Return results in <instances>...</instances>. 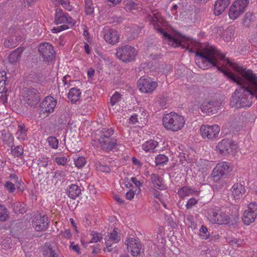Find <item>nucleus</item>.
I'll list each match as a JSON object with an SVG mask.
<instances>
[{"label":"nucleus","mask_w":257,"mask_h":257,"mask_svg":"<svg viewBox=\"0 0 257 257\" xmlns=\"http://www.w3.org/2000/svg\"><path fill=\"white\" fill-rule=\"evenodd\" d=\"M228 78L236 82V89L231 100V105L236 108L249 107L253 96L257 98V76L252 70L243 68L237 63L219 54L213 47V66L219 67Z\"/></svg>","instance_id":"1"},{"label":"nucleus","mask_w":257,"mask_h":257,"mask_svg":"<svg viewBox=\"0 0 257 257\" xmlns=\"http://www.w3.org/2000/svg\"><path fill=\"white\" fill-rule=\"evenodd\" d=\"M54 23L56 25L63 23L67 24L54 27L51 30L53 33H57L62 31L67 30L69 28L68 25L71 27L75 26L76 22L68 14L64 13L62 9L57 8L55 10Z\"/></svg>","instance_id":"2"},{"label":"nucleus","mask_w":257,"mask_h":257,"mask_svg":"<svg viewBox=\"0 0 257 257\" xmlns=\"http://www.w3.org/2000/svg\"><path fill=\"white\" fill-rule=\"evenodd\" d=\"M233 166L232 164L225 161L219 162L213 169L211 176L213 180L217 182L224 176L230 174L233 171Z\"/></svg>","instance_id":"3"},{"label":"nucleus","mask_w":257,"mask_h":257,"mask_svg":"<svg viewBox=\"0 0 257 257\" xmlns=\"http://www.w3.org/2000/svg\"><path fill=\"white\" fill-rule=\"evenodd\" d=\"M116 55L123 62L128 63L135 60L137 51L134 47L130 45H125L117 48Z\"/></svg>","instance_id":"4"},{"label":"nucleus","mask_w":257,"mask_h":257,"mask_svg":"<svg viewBox=\"0 0 257 257\" xmlns=\"http://www.w3.org/2000/svg\"><path fill=\"white\" fill-rule=\"evenodd\" d=\"M217 152L223 155H234L237 152V144L231 140L223 139L219 142L216 147Z\"/></svg>","instance_id":"5"},{"label":"nucleus","mask_w":257,"mask_h":257,"mask_svg":"<svg viewBox=\"0 0 257 257\" xmlns=\"http://www.w3.org/2000/svg\"><path fill=\"white\" fill-rule=\"evenodd\" d=\"M220 131V126L216 124L212 125L204 124L200 128V135L203 139L213 140L217 138Z\"/></svg>","instance_id":"6"},{"label":"nucleus","mask_w":257,"mask_h":257,"mask_svg":"<svg viewBox=\"0 0 257 257\" xmlns=\"http://www.w3.org/2000/svg\"><path fill=\"white\" fill-rule=\"evenodd\" d=\"M38 51L43 61L45 62H52L56 55V52L53 46L49 43H42L39 45Z\"/></svg>","instance_id":"7"},{"label":"nucleus","mask_w":257,"mask_h":257,"mask_svg":"<svg viewBox=\"0 0 257 257\" xmlns=\"http://www.w3.org/2000/svg\"><path fill=\"white\" fill-rule=\"evenodd\" d=\"M22 94L25 102L32 106H35L40 99L39 92L37 89L34 88L25 89Z\"/></svg>","instance_id":"8"},{"label":"nucleus","mask_w":257,"mask_h":257,"mask_svg":"<svg viewBox=\"0 0 257 257\" xmlns=\"http://www.w3.org/2000/svg\"><path fill=\"white\" fill-rule=\"evenodd\" d=\"M158 86V83L148 77L143 76L138 81V87L139 90L146 93H152Z\"/></svg>","instance_id":"9"},{"label":"nucleus","mask_w":257,"mask_h":257,"mask_svg":"<svg viewBox=\"0 0 257 257\" xmlns=\"http://www.w3.org/2000/svg\"><path fill=\"white\" fill-rule=\"evenodd\" d=\"M257 216V204L251 203L242 215V221L244 224L248 225L253 222Z\"/></svg>","instance_id":"10"},{"label":"nucleus","mask_w":257,"mask_h":257,"mask_svg":"<svg viewBox=\"0 0 257 257\" xmlns=\"http://www.w3.org/2000/svg\"><path fill=\"white\" fill-rule=\"evenodd\" d=\"M152 22L154 23V27L161 34H163L164 37V41L165 43L174 47H177V39L173 37L170 35L166 33L164 29L160 26V22L159 21L158 18L156 17H153L151 20Z\"/></svg>","instance_id":"11"},{"label":"nucleus","mask_w":257,"mask_h":257,"mask_svg":"<svg viewBox=\"0 0 257 257\" xmlns=\"http://www.w3.org/2000/svg\"><path fill=\"white\" fill-rule=\"evenodd\" d=\"M49 222L48 217L41 213L35 215L32 225L36 231H41L46 230L48 227Z\"/></svg>","instance_id":"12"},{"label":"nucleus","mask_w":257,"mask_h":257,"mask_svg":"<svg viewBox=\"0 0 257 257\" xmlns=\"http://www.w3.org/2000/svg\"><path fill=\"white\" fill-rule=\"evenodd\" d=\"M207 217L212 223L223 224L229 222V217L227 215L222 212L218 213L212 210L208 211Z\"/></svg>","instance_id":"13"},{"label":"nucleus","mask_w":257,"mask_h":257,"mask_svg":"<svg viewBox=\"0 0 257 257\" xmlns=\"http://www.w3.org/2000/svg\"><path fill=\"white\" fill-rule=\"evenodd\" d=\"M125 244L127 245L128 251L134 256H138L141 253L142 244L138 239L130 238L125 241Z\"/></svg>","instance_id":"14"},{"label":"nucleus","mask_w":257,"mask_h":257,"mask_svg":"<svg viewBox=\"0 0 257 257\" xmlns=\"http://www.w3.org/2000/svg\"><path fill=\"white\" fill-rule=\"evenodd\" d=\"M56 103V100L53 97H46L40 104L41 112L43 113H50L53 112Z\"/></svg>","instance_id":"15"},{"label":"nucleus","mask_w":257,"mask_h":257,"mask_svg":"<svg viewBox=\"0 0 257 257\" xmlns=\"http://www.w3.org/2000/svg\"><path fill=\"white\" fill-rule=\"evenodd\" d=\"M177 120V114L175 112H171L166 114L163 118V122L164 126L168 130L173 132L177 131L176 126V121Z\"/></svg>","instance_id":"16"},{"label":"nucleus","mask_w":257,"mask_h":257,"mask_svg":"<svg viewBox=\"0 0 257 257\" xmlns=\"http://www.w3.org/2000/svg\"><path fill=\"white\" fill-rule=\"evenodd\" d=\"M103 38L107 43L114 45L118 42L119 36L116 31L107 29L103 31Z\"/></svg>","instance_id":"17"},{"label":"nucleus","mask_w":257,"mask_h":257,"mask_svg":"<svg viewBox=\"0 0 257 257\" xmlns=\"http://www.w3.org/2000/svg\"><path fill=\"white\" fill-rule=\"evenodd\" d=\"M101 148L107 152L112 151L113 149L118 145L117 140L116 138L100 140L97 141Z\"/></svg>","instance_id":"18"},{"label":"nucleus","mask_w":257,"mask_h":257,"mask_svg":"<svg viewBox=\"0 0 257 257\" xmlns=\"http://www.w3.org/2000/svg\"><path fill=\"white\" fill-rule=\"evenodd\" d=\"M42 254L43 257H60L59 251L50 242L46 243L42 247Z\"/></svg>","instance_id":"19"},{"label":"nucleus","mask_w":257,"mask_h":257,"mask_svg":"<svg viewBox=\"0 0 257 257\" xmlns=\"http://www.w3.org/2000/svg\"><path fill=\"white\" fill-rule=\"evenodd\" d=\"M114 130L112 128L103 127L98 130L97 134H96V140L98 141L101 139H107L114 138Z\"/></svg>","instance_id":"20"},{"label":"nucleus","mask_w":257,"mask_h":257,"mask_svg":"<svg viewBox=\"0 0 257 257\" xmlns=\"http://www.w3.org/2000/svg\"><path fill=\"white\" fill-rule=\"evenodd\" d=\"M245 192V188L240 183L235 184L231 188L232 195L235 200H239L243 198Z\"/></svg>","instance_id":"21"},{"label":"nucleus","mask_w":257,"mask_h":257,"mask_svg":"<svg viewBox=\"0 0 257 257\" xmlns=\"http://www.w3.org/2000/svg\"><path fill=\"white\" fill-rule=\"evenodd\" d=\"M229 3V0H217L214 4V15L215 16L220 15L227 7Z\"/></svg>","instance_id":"22"},{"label":"nucleus","mask_w":257,"mask_h":257,"mask_svg":"<svg viewBox=\"0 0 257 257\" xmlns=\"http://www.w3.org/2000/svg\"><path fill=\"white\" fill-rule=\"evenodd\" d=\"M177 40L178 47L180 46L182 48H188L189 47H191L195 43L194 40L178 33Z\"/></svg>","instance_id":"23"},{"label":"nucleus","mask_w":257,"mask_h":257,"mask_svg":"<svg viewBox=\"0 0 257 257\" xmlns=\"http://www.w3.org/2000/svg\"><path fill=\"white\" fill-rule=\"evenodd\" d=\"M218 104L217 101L204 102L201 106V110L203 112L208 114L214 113L216 109V107H218Z\"/></svg>","instance_id":"24"},{"label":"nucleus","mask_w":257,"mask_h":257,"mask_svg":"<svg viewBox=\"0 0 257 257\" xmlns=\"http://www.w3.org/2000/svg\"><path fill=\"white\" fill-rule=\"evenodd\" d=\"M67 194L69 198L75 199L81 194V189L78 185L72 184L68 188Z\"/></svg>","instance_id":"25"},{"label":"nucleus","mask_w":257,"mask_h":257,"mask_svg":"<svg viewBox=\"0 0 257 257\" xmlns=\"http://www.w3.org/2000/svg\"><path fill=\"white\" fill-rule=\"evenodd\" d=\"M117 230V228H114L113 231L106 236L107 239L106 245L107 247L110 246L111 243H117L120 240V236L118 235Z\"/></svg>","instance_id":"26"},{"label":"nucleus","mask_w":257,"mask_h":257,"mask_svg":"<svg viewBox=\"0 0 257 257\" xmlns=\"http://www.w3.org/2000/svg\"><path fill=\"white\" fill-rule=\"evenodd\" d=\"M152 182L154 186L159 190H164L166 189V186L163 182L162 178L157 174H152L151 175Z\"/></svg>","instance_id":"27"},{"label":"nucleus","mask_w":257,"mask_h":257,"mask_svg":"<svg viewBox=\"0 0 257 257\" xmlns=\"http://www.w3.org/2000/svg\"><path fill=\"white\" fill-rule=\"evenodd\" d=\"M28 130L24 124H20L18 126V130L16 136L17 138L21 141L27 139Z\"/></svg>","instance_id":"28"},{"label":"nucleus","mask_w":257,"mask_h":257,"mask_svg":"<svg viewBox=\"0 0 257 257\" xmlns=\"http://www.w3.org/2000/svg\"><path fill=\"white\" fill-rule=\"evenodd\" d=\"M24 49L22 47H19L13 51L9 57L10 62L12 64L17 62L20 59L21 55Z\"/></svg>","instance_id":"29"},{"label":"nucleus","mask_w":257,"mask_h":257,"mask_svg":"<svg viewBox=\"0 0 257 257\" xmlns=\"http://www.w3.org/2000/svg\"><path fill=\"white\" fill-rule=\"evenodd\" d=\"M81 92L76 88H71L68 94V98L73 103H75L80 97Z\"/></svg>","instance_id":"30"},{"label":"nucleus","mask_w":257,"mask_h":257,"mask_svg":"<svg viewBox=\"0 0 257 257\" xmlns=\"http://www.w3.org/2000/svg\"><path fill=\"white\" fill-rule=\"evenodd\" d=\"M178 194L180 197L183 198L190 195H198V192L190 187L185 186L178 190Z\"/></svg>","instance_id":"31"},{"label":"nucleus","mask_w":257,"mask_h":257,"mask_svg":"<svg viewBox=\"0 0 257 257\" xmlns=\"http://www.w3.org/2000/svg\"><path fill=\"white\" fill-rule=\"evenodd\" d=\"M39 174L44 173L43 168H46L49 165L51 164V161L47 157H43L38 160Z\"/></svg>","instance_id":"32"},{"label":"nucleus","mask_w":257,"mask_h":257,"mask_svg":"<svg viewBox=\"0 0 257 257\" xmlns=\"http://www.w3.org/2000/svg\"><path fill=\"white\" fill-rule=\"evenodd\" d=\"M158 143L153 140L147 141L142 145L143 149L146 152H154V149L158 146Z\"/></svg>","instance_id":"33"},{"label":"nucleus","mask_w":257,"mask_h":257,"mask_svg":"<svg viewBox=\"0 0 257 257\" xmlns=\"http://www.w3.org/2000/svg\"><path fill=\"white\" fill-rule=\"evenodd\" d=\"M124 9L127 11L136 10L139 9V4L135 0H124Z\"/></svg>","instance_id":"34"},{"label":"nucleus","mask_w":257,"mask_h":257,"mask_svg":"<svg viewBox=\"0 0 257 257\" xmlns=\"http://www.w3.org/2000/svg\"><path fill=\"white\" fill-rule=\"evenodd\" d=\"M243 12L233 4L228 12V16L230 19L234 20L236 19Z\"/></svg>","instance_id":"35"},{"label":"nucleus","mask_w":257,"mask_h":257,"mask_svg":"<svg viewBox=\"0 0 257 257\" xmlns=\"http://www.w3.org/2000/svg\"><path fill=\"white\" fill-rule=\"evenodd\" d=\"M55 6L61 5L63 8L67 11H71L73 7L68 0H52Z\"/></svg>","instance_id":"36"},{"label":"nucleus","mask_w":257,"mask_h":257,"mask_svg":"<svg viewBox=\"0 0 257 257\" xmlns=\"http://www.w3.org/2000/svg\"><path fill=\"white\" fill-rule=\"evenodd\" d=\"M13 210L15 213L23 214L26 212V205L21 202H16L12 205Z\"/></svg>","instance_id":"37"},{"label":"nucleus","mask_w":257,"mask_h":257,"mask_svg":"<svg viewBox=\"0 0 257 257\" xmlns=\"http://www.w3.org/2000/svg\"><path fill=\"white\" fill-rule=\"evenodd\" d=\"M6 80V72L4 71L0 72V93L6 91L5 88Z\"/></svg>","instance_id":"38"},{"label":"nucleus","mask_w":257,"mask_h":257,"mask_svg":"<svg viewBox=\"0 0 257 257\" xmlns=\"http://www.w3.org/2000/svg\"><path fill=\"white\" fill-rule=\"evenodd\" d=\"M2 139L4 143L9 147H11V148L14 147V138L11 133L8 132L5 133Z\"/></svg>","instance_id":"39"},{"label":"nucleus","mask_w":257,"mask_h":257,"mask_svg":"<svg viewBox=\"0 0 257 257\" xmlns=\"http://www.w3.org/2000/svg\"><path fill=\"white\" fill-rule=\"evenodd\" d=\"M248 4V0H236L234 3L233 5L243 13Z\"/></svg>","instance_id":"40"},{"label":"nucleus","mask_w":257,"mask_h":257,"mask_svg":"<svg viewBox=\"0 0 257 257\" xmlns=\"http://www.w3.org/2000/svg\"><path fill=\"white\" fill-rule=\"evenodd\" d=\"M199 236L202 239H207L210 236V233L204 225H202L199 230Z\"/></svg>","instance_id":"41"},{"label":"nucleus","mask_w":257,"mask_h":257,"mask_svg":"<svg viewBox=\"0 0 257 257\" xmlns=\"http://www.w3.org/2000/svg\"><path fill=\"white\" fill-rule=\"evenodd\" d=\"M18 45L17 39L13 36L10 37L8 40H5L4 45L6 47L13 48Z\"/></svg>","instance_id":"42"},{"label":"nucleus","mask_w":257,"mask_h":257,"mask_svg":"<svg viewBox=\"0 0 257 257\" xmlns=\"http://www.w3.org/2000/svg\"><path fill=\"white\" fill-rule=\"evenodd\" d=\"M9 217L7 208L3 205L0 204V220L5 221Z\"/></svg>","instance_id":"43"},{"label":"nucleus","mask_w":257,"mask_h":257,"mask_svg":"<svg viewBox=\"0 0 257 257\" xmlns=\"http://www.w3.org/2000/svg\"><path fill=\"white\" fill-rule=\"evenodd\" d=\"M168 160V158L164 155L160 154L155 158L156 166H160L166 163Z\"/></svg>","instance_id":"44"},{"label":"nucleus","mask_w":257,"mask_h":257,"mask_svg":"<svg viewBox=\"0 0 257 257\" xmlns=\"http://www.w3.org/2000/svg\"><path fill=\"white\" fill-rule=\"evenodd\" d=\"M85 10L87 15H91L93 13L94 7L91 0H84Z\"/></svg>","instance_id":"45"},{"label":"nucleus","mask_w":257,"mask_h":257,"mask_svg":"<svg viewBox=\"0 0 257 257\" xmlns=\"http://www.w3.org/2000/svg\"><path fill=\"white\" fill-rule=\"evenodd\" d=\"M121 100V95L118 93L115 92L110 99V104L113 106L117 104Z\"/></svg>","instance_id":"46"},{"label":"nucleus","mask_w":257,"mask_h":257,"mask_svg":"<svg viewBox=\"0 0 257 257\" xmlns=\"http://www.w3.org/2000/svg\"><path fill=\"white\" fill-rule=\"evenodd\" d=\"M176 217L174 213H172L167 218V221L169 225L173 228H175L177 226L176 223Z\"/></svg>","instance_id":"47"},{"label":"nucleus","mask_w":257,"mask_h":257,"mask_svg":"<svg viewBox=\"0 0 257 257\" xmlns=\"http://www.w3.org/2000/svg\"><path fill=\"white\" fill-rule=\"evenodd\" d=\"M74 164L76 167L80 168L86 164L85 158L83 156H79L77 159H74Z\"/></svg>","instance_id":"48"},{"label":"nucleus","mask_w":257,"mask_h":257,"mask_svg":"<svg viewBox=\"0 0 257 257\" xmlns=\"http://www.w3.org/2000/svg\"><path fill=\"white\" fill-rule=\"evenodd\" d=\"M253 20V15L251 13H247L244 16L242 24L244 26L248 27Z\"/></svg>","instance_id":"49"},{"label":"nucleus","mask_w":257,"mask_h":257,"mask_svg":"<svg viewBox=\"0 0 257 257\" xmlns=\"http://www.w3.org/2000/svg\"><path fill=\"white\" fill-rule=\"evenodd\" d=\"M96 167L98 170L102 172L108 173L110 171V168L108 166L99 162L96 164Z\"/></svg>","instance_id":"50"},{"label":"nucleus","mask_w":257,"mask_h":257,"mask_svg":"<svg viewBox=\"0 0 257 257\" xmlns=\"http://www.w3.org/2000/svg\"><path fill=\"white\" fill-rule=\"evenodd\" d=\"M47 142L49 145L53 149H57L58 145V141L55 138L53 137H49L47 138Z\"/></svg>","instance_id":"51"},{"label":"nucleus","mask_w":257,"mask_h":257,"mask_svg":"<svg viewBox=\"0 0 257 257\" xmlns=\"http://www.w3.org/2000/svg\"><path fill=\"white\" fill-rule=\"evenodd\" d=\"M54 160L59 165L65 166L67 163V159L64 156L55 157Z\"/></svg>","instance_id":"52"},{"label":"nucleus","mask_w":257,"mask_h":257,"mask_svg":"<svg viewBox=\"0 0 257 257\" xmlns=\"http://www.w3.org/2000/svg\"><path fill=\"white\" fill-rule=\"evenodd\" d=\"M234 36V33L231 31H225L223 35V39L225 42L231 41Z\"/></svg>","instance_id":"53"},{"label":"nucleus","mask_w":257,"mask_h":257,"mask_svg":"<svg viewBox=\"0 0 257 257\" xmlns=\"http://www.w3.org/2000/svg\"><path fill=\"white\" fill-rule=\"evenodd\" d=\"M12 153L14 155L17 157L21 156L23 153V149L22 146H18L17 147H15L14 149H13L12 148Z\"/></svg>","instance_id":"54"},{"label":"nucleus","mask_w":257,"mask_h":257,"mask_svg":"<svg viewBox=\"0 0 257 257\" xmlns=\"http://www.w3.org/2000/svg\"><path fill=\"white\" fill-rule=\"evenodd\" d=\"M176 169L175 168L174 166L170 167L168 169L169 175L170 176V178L171 179L172 182H176V179L177 178V176H176Z\"/></svg>","instance_id":"55"},{"label":"nucleus","mask_w":257,"mask_h":257,"mask_svg":"<svg viewBox=\"0 0 257 257\" xmlns=\"http://www.w3.org/2000/svg\"><path fill=\"white\" fill-rule=\"evenodd\" d=\"M229 243L232 245L235 246H240L244 244V242L242 239L234 238L228 241Z\"/></svg>","instance_id":"56"},{"label":"nucleus","mask_w":257,"mask_h":257,"mask_svg":"<svg viewBox=\"0 0 257 257\" xmlns=\"http://www.w3.org/2000/svg\"><path fill=\"white\" fill-rule=\"evenodd\" d=\"M91 235L92 236V238L90 241V243H96L102 239L101 235L97 232H92Z\"/></svg>","instance_id":"57"},{"label":"nucleus","mask_w":257,"mask_h":257,"mask_svg":"<svg viewBox=\"0 0 257 257\" xmlns=\"http://www.w3.org/2000/svg\"><path fill=\"white\" fill-rule=\"evenodd\" d=\"M198 202V200L194 198H190L187 202L186 206L187 209L192 208Z\"/></svg>","instance_id":"58"},{"label":"nucleus","mask_w":257,"mask_h":257,"mask_svg":"<svg viewBox=\"0 0 257 257\" xmlns=\"http://www.w3.org/2000/svg\"><path fill=\"white\" fill-rule=\"evenodd\" d=\"M5 188L10 193H13L15 190V186L12 182L7 181L5 185Z\"/></svg>","instance_id":"59"},{"label":"nucleus","mask_w":257,"mask_h":257,"mask_svg":"<svg viewBox=\"0 0 257 257\" xmlns=\"http://www.w3.org/2000/svg\"><path fill=\"white\" fill-rule=\"evenodd\" d=\"M137 190V189L135 190L133 188L130 189L125 194L126 198L128 200H132L134 197Z\"/></svg>","instance_id":"60"},{"label":"nucleus","mask_w":257,"mask_h":257,"mask_svg":"<svg viewBox=\"0 0 257 257\" xmlns=\"http://www.w3.org/2000/svg\"><path fill=\"white\" fill-rule=\"evenodd\" d=\"M185 120L182 116L178 115V130L182 128L185 124Z\"/></svg>","instance_id":"61"},{"label":"nucleus","mask_w":257,"mask_h":257,"mask_svg":"<svg viewBox=\"0 0 257 257\" xmlns=\"http://www.w3.org/2000/svg\"><path fill=\"white\" fill-rule=\"evenodd\" d=\"M65 177V173L63 171L57 170L55 172L53 177L58 180H61V178Z\"/></svg>","instance_id":"62"},{"label":"nucleus","mask_w":257,"mask_h":257,"mask_svg":"<svg viewBox=\"0 0 257 257\" xmlns=\"http://www.w3.org/2000/svg\"><path fill=\"white\" fill-rule=\"evenodd\" d=\"M187 157L188 156H186L184 153H180V155L178 157V158H179V161L181 164L183 165H184V164H185L187 161Z\"/></svg>","instance_id":"63"},{"label":"nucleus","mask_w":257,"mask_h":257,"mask_svg":"<svg viewBox=\"0 0 257 257\" xmlns=\"http://www.w3.org/2000/svg\"><path fill=\"white\" fill-rule=\"evenodd\" d=\"M10 239L7 238L5 239V240L3 241V245L4 247L7 249H10L12 248V244H10Z\"/></svg>","instance_id":"64"}]
</instances>
